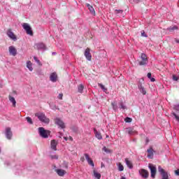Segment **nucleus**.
<instances>
[{
    "label": "nucleus",
    "mask_w": 179,
    "mask_h": 179,
    "mask_svg": "<svg viewBox=\"0 0 179 179\" xmlns=\"http://www.w3.org/2000/svg\"><path fill=\"white\" fill-rule=\"evenodd\" d=\"M141 36L143 37H148V35L145 33V31H141Z\"/></svg>",
    "instance_id": "37998d69"
},
{
    "label": "nucleus",
    "mask_w": 179,
    "mask_h": 179,
    "mask_svg": "<svg viewBox=\"0 0 179 179\" xmlns=\"http://www.w3.org/2000/svg\"><path fill=\"white\" fill-rule=\"evenodd\" d=\"M176 176H179V169L175 171Z\"/></svg>",
    "instance_id": "de8ad7c7"
},
{
    "label": "nucleus",
    "mask_w": 179,
    "mask_h": 179,
    "mask_svg": "<svg viewBox=\"0 0 179 179\" xmlns=\"http://www.w3.org/2000/svg\"><path fill=\"white\" fill-rule=\"evenodd\" d=\"M86 6L88 8L90 12L91 13H92V15H93V13H95L94 8H93V6H91L90 4H89V3H87V4H86Z\"/></svg>",
    "instance_id": "a878e982"
},
{
    "label": "nucleus",
    "mask_w": 179,
    "mask_h": 179,
    "mask_svg": "<svg viewBox=\"0 0 179 179\" xmlns=\"http://www.w3.org/2000/svg\"><path fill=\"white\" fill-rule=\"evenodd\" d=\"M85 156V159L90 166H92V167H94V162H93V159L90 158V157L88 155V154H84Z\"/></svg>",
    "instance_id": "4468645a"
},
{
    "label": "nucleus",
    "mask_w": 179,
    "mask_h": 179,
    "mask_svg": "<svg viewBox=\"0 0 179 179\" xmlns=\"http://www.w3.org/2000/svg\"><path fill=\"white\" fill-rule=\"evenodd\" d=\"M31 65L32 64L31 61L27 62V68H28V69L31 71H33V66Z\"/></svg>",
    "instance_id": "c85d7f7f"
},
{
    "label": "nucleus",
    "mask_w": 179,
    "mask_h": 179,
    "mask_svg": "<svg viewBox=\"0 0 179 179\" xmlns=\"http://www.w3.org/2000/svg\"><path fill=\"white\" fill-rule=\"evenodd\" d=\"M34 48H35V50H43V51H45V50H47V46H45V44H44L43 43H35Z\"/></svg>",
    "instance_id": "0eeeda50"
},
{
    "label": "nucleus",
    "mask_w": 179,
    "mask_h": 179,
    "mask_svg": "<svg viewBox=\"0 0 179 179\" xmlns=\"http://www.w3.org/2000/svg\"><path fill=\"white\" fill-rule=\"evenodd\" d=\"M83 89H85V86L83 84H80L78 86V93H83Z\"/></svg>",
    "instance_id": "cd10ccee"
},
{
    "label": "nucleus",
    "mask_w": 179,
    "mask_h": 179,
    "mask_svg": "<svg viewBox=\"0 0 179 179\" xmlns=\"http://www.w3.org/2000/svg\"><path fill=\"white\" fill-rule=\"evenodd\" d=\"M138 90H140L141 93H142V94H146V90L144 87H141V88H138Z\"/></svg>",
    "instance_id": "72a5a7b5"
},
{
    "label": "nucleus",
    "mask_w": 179,
    "mask_h": 179,
    "mask_svg": "<svg viewBox=\"0 0 179 179\" xmlns=\"http://www.w3.org/2000/svg\"><path fill=\"white\" fill-rule=\"evenodd\" d=\"M134 2H135V3H139V2H141V0H134Z\"/></svg>",
    "instance_id": "8fccbe9b"
},
{
    "label": "nucleus",
    "mask_w": 179,
    "mask_h": 179,
    "mask_svg": "<svg viewBox=\"0 0 179 179\" xmlns=\"http://www.w3.org/2000/svg\"><path fill=\"white\" fill-rule=\"evenodd\" d=\"M145 142H146V145H148V143H149V138H145Z\"/></svg>",
    "instance_id": "3c124183"
},
{
    "label": "nucleus",
    "mask_w": 179,
    "mask_h": 179,
    "mask_svg": "<svg viewBox=\"0 0 179 179\" xmlns=\"http://www.w3.org/2000/svg\"><path fill=\"white\" fill-rule=\"evenodd\" d=\"M52 159H58V156L54 155V156H52Z\"/></svg>",
    "instance_id": "864d4df0"
},
{
    "label": "nucleus",
    "mask_w": 179,
    "mask_h": 179,
    "mask_svg": "<svg viewBox=\"0 0 179 179\" xmlns=\"http://www.w3.org/2000/svg\"><path fill=\"white\" fill-rule=\"evenodd\" d=\"M34 59L35 61V62H36L38 64V65H40L41 66V62H40V60L37 58V57H34Z\"/></svg>",
    "instance_id": "f704fd0d"
},
{
    "label": "nucleus",
    "mask_w": 179,
    "mask_h": 179,
    "mask_svg": "<svg viewBox=\"0 0 179 179\" xmlns=\"http://www.w3.org/2000/svg\"><path fill=\"white\" fill-rule=\"evenodd\" d=\"M139 174L143 177V178H149V171L148 170L142 169L139 170Z\"/></svg>",
    "instance_id": "6e6552de"
},
{
    "label": "nucleus",
    "mask_w": 179,
    "mask_h": 179,
    "mask_svg": "<svg viewBox=\"0 0 179 179\" xmlns=\"http://www.w3.org/2000/svg\"><path fill=\"white\" fill-rule=\"evenodd\" d=\"M38 134L41 138L44 139H47L48 136H50L51 131L50 130H47L44 129V127H39L38 128Z\"/></svg>",
    "instance_id": "f03ea898"
},
{
    "label": "nucleus",
    "mask_w": 179,
    "mask_h": 179,
    "mask_svg": "<svg viewBox=\"0 0 179 179\" xmlns=\"http://www.w3.org/2000/svg\"><path fill=\"white\" fill-rule=\"evenodd\" d=\"M104 165L103 164H101V167H103Z\"/></svg>",
    "instance_id": "bf43d9fd"
},
{
    "label": "nucleus",
    "mask_w": 179,
    "mask_h": 179,
    "mask_svg": "<svg viewBox=\"0 0 179 179\" xmlns=\"http://www.w3.org/2000/svg\"><path fill=\"white\" fill-rule=\"evenodd\" d=\"M80 161L83 163V162H85V157H81Z\"/></svg>",
    "instance_id": "09e8293b"
},
{
    "label": "nucleus",
    "mask_w": 179,
    "mask_h": 179,
    "mask_svg": "<svg viewBox=\"0 0 179 179\" xmlns=\"http://www.w3.org/2000/svg\"><path fill=\"white\" fill-rule=\"evenodd\" d=\"M173 110L179 112V104L173 106Z\"/></svg>",
    "instance_id": "a19ab883"
},
{
    "label": "nucleus",
    "mask_w": 179,
    "mask_h": 179,
    "mask_svg": "<svg viewBox=\"0 0 179 179\" xmlns=\"http://www.w3.org/2000/svg\"><path fill=\"white\" fill-rule=\"evenodd\" d=\"M147 76H148V79H150L152 82L156 81V79H155V78H152V73H148L147 74Z\"/></svg>",
    "instance_id": "2f4dec72"
},
{
    "label": "nucleus",
    "mask_w": 179,
    "mask_h": 179,
    "mask_svg": "<svg viewBox=\"0 0 179 179\" xmlns=\"http://www.w3.org/2000/svg\"><path fill=\"white\" fill-rule=\"evenodd\" d=\"M125 132L126 134H128L130 136L135 135V134H136V131H135L134 129L131 127L126 128Z\"/></svg>",
    "instance_id": "dca6fc26"
},
{
    "label": "nucleus",
    "mask_w": 179,
    "mask_h": 179,
    "mask_svg": "<svg viewBox=\"0 0 179 179\" xmlns=\"http://www.w3.org/2000/svg\"><path fill=\"white\" fill-rule=\"evenodd\" d=\"M65 141H68V138L67 137H64Z\"/></svg>",
    "instance_id": "13d9d810"
},
{
    "label": "nucleus",
    "mask_w": 179,
    "mask_h": 179,
    "mask_svg": "<svg viewBox=\"0 0 179 179\" xmlns=\"http://www.w3.org/2000/svg\"><path fill=\"white\" fill-rule=\"evenodd\" d=\"M147 152H148V157L149 159H153V152H155V150H153V148H151L148 149V150H147Z\"/></svg>",
    "instance_id": "412c9836"
},
{
    "label": "nucleus",
    "mask_w": 179,
    "mask_h": 179,
    "mask_svg": "<svg viewBox=\"0 0 179 179\" xmlns=\"http://www.w3.org/2000/svg\"><path fill=\"white\" fill-rule=\"evenodd\" d=\"M115 14L117 15V16H119V17H124V10H115Z\"/></svg>",
    "instance_id": "a211bd4d"
},
{
    "label": "nucleus",
    "mask_w": 179,
    "mask_h": 179,
    "mask_svg": "<svg viewBox=\"0 0 179 179\" xmlns=\"http://www.w3.org/2000/svg\"><path fill=\"white\" fill-rule=\"evenodd\" d=\"M102 150H104V152H106V153H111V150L106 148V147H103L102 148Z\"/></svg>",
    "instance_id": "c9c22d12"
},
{
    "label": "nucleus",
    "mask_w": 179,
    "mask_h": 179,
    "mask_svg": "<svg viewBox=\"0 0 179 179\" xmlns=\"http://www.w3.org/2000/svg\"><path fill=\"white\" fill-rule=\"evenodd\" d=\"M175 41H176V43H177L178 44H179V39L176 38V39H175Z\"/></svg>",
    "instance_id": "5fc2aeb1"
},
{
    "label": "nucleus",
    "mask_w": 179,
    "mask_h": 179,
    "mask_svg": "<svg viewBox=\"0 0 179 179\" xmlns=\"http://www.w3.org/2000/svg\"><path fill=\"white\" fill-rule=\"evenodd\" d=\"M111 106L113 110L118 111V105L117 103V101L111 102Z\"/></svg>",
    "instance_id": "4be33fe9"
},
{
    "label": "nucleus",
    "mask_w": 179,
    "mask_h": 179,
    "mask_svg": "<svg viewBox=\"0 0 179 179\" xmlns=\"http://www.w3.org/2000/svg\"><path fill=\"white\" fill-rule=\"evenodd\" d=\"M99 87H101V89L103 90V89H104L106 87H104V85L103 84H99Z\"/></svg>",
    "instance_id": "49530a36"
},
{
    "label": "nucleus",
    "mask_w": 179,
    "mask_h": 179,
    "mask_svg": "<svg viewBox=\"0 0 179 179\" xmlns=\"http://www.w3.org/2000/svg\"><path fill=\"white\" fill-rule=\"evenodd\" d=\"M158 171L162 176V179H169V173L162 168V166H158Z\"/></svg>",
    "instance_id": "39448f33"
},
{
    "label": "nucleus",
    "mask_w": 179,
    "mask_h": 179,
    "mask_svg": "<svg viewBox=\"0 0 179 179\" xmlns=\"http://www.w3.org/2000/svg\"><path fill=\"white\" fill-rule=\"evenodd\" d=\"M4 164H6V166H10V162H9L8 161H6Z\"/></svg>",
    "instance_id": "a18cd8bd"
},
{
    "label": "nucleus",
    "mask_w": 179,
    "mask_h": 179,
    "mask_svg": "<svg viewBox=\"0 0 179 179\" xmlns=\"http://www.w3.org/2000/svg\"><path fill=\"white\" fill-rule=\"evenodd\" d=\"M8 99L10 103H13V107H16V99H15V97L9 95Z\"/></svg>",
    "instance_id": "b1692460"
},
{
    "label": "nucleus",
    "mask_w": 179,
    "mask_h": 179,
    "mask_svg": "<svg viewBox=\"0 0 179 179\" xmlns=\"http://www.w3.org/2000/svg\"><path fill=\"white\" fill-rule=\"evenodd\" d=\"M27 122L30 125H33V120L30 117H26Z\"/></svg>",
    "instance_id": "473e14b6"
},
{
    "label": "nucleus",
    "mask_w": 179,
    "mask_h": 179,
    "mask_svg": "<svg viewBox=\"0 0 179 179\" xmlns=\"http://www.w3.org/2000/svg\"><path fill=\"white\" fill-rule=\"evenodd\" d=\"M62 97H64V94H59L58 95V99H59V100H62Z\"/></svg>",
    "instance_id": "c03bdc74"
},
{
    "label": "nucleus",
    "mask_w": 179,
    "mask_h": 179,
    "mask_svg": "<svg viewBox=\"0 0 179 179\" xmlns=\"http://www.w3.org/2000/svg\"><path fill=\"white\" fill-rule=\"evenodd\" d=\"M94 132L95 136H96V138H97V139H99V141L103 139V136H101V133L97 131V129H94Z\"/></svg>",
    "instance_id": "6ab92c4d"
},
{
    "label": "nucleus",
    "mask_w": 179,
    "mask_h": 179,
    "mask_svg": "<svg viewBox=\"0 0 179 179\" xmlns=\"http://www.w3.org/2000/svg\"><path fill=\"white\" fill-rule=\"evenodd\" d=\"M124 121H125V122H132V118L129 117H127L124 119Z\"/></svg>",
    "instance_id": "4c0bfd02"
},
{
    "label": "nucleus",
    "mask_w": 179,
    "mask_h": 179,
    "mask_svg": "<svg viewBox=\"0 0 179 179\" xmlns=\"http://www.w3.org/2000/svg\"><path fill=\"white\" fill-rule=\"evenodd\" d=\"M93 173L95 178H97V179L101 178V174L99 173L97 171H96V170H94Z\"/></svg>",
    "instance_id": "c756f323"
},
{
    "label": "nucleus",
    "mask_w": 179,
    "mask_h": 179,
    "mask_svg": "<svg viewBox=\"0 0 179 179\" xmlns=\"http://www.w3.org/2000/svg\"><path fill=\"white\" fill-rule=\"evenodd\" d=\"M22 27L24 30H25L27 34H29V36H33V29H31V27H30V24L28 23H23Z\"/></svg>",
    "instance_id": "20e7f679"
},
{
    "label": "nucleus",
    "mask_w": 179,
    "mask_h": 179,
    "mask_svg": "<svg viewBox=\"0 0 179 179\" xmlns=\"http://www.w3.org/2000/svg\"><path fill=\"white\" fill-rule=\"evenodd\" d=\"M50 80L53 83H55L57 80H58V75L56 72H53L50 76Z\"/></svg>",
    "instance_id": "f8f14e48"
},
{
    "label": "nucleus",
    "mask_w": 179,
    "mask_h": 179,
    "mask_svg": "<svg viewBox=\"0 0 179 179\" xmlns=\"http://www.w3.org/2000/svg\"><path fill=\"white\" fill-rule=\"evenodd\" d=\"M120 179H127V178L124 176H122Z\"/></svg>",
    "instance_id": "4d7b16f0"
},
{
    "label": "nucleus",
    "mask_w": 179,
    "mask_h": 179,
    "mask_svg": "<svg viewBox=\"0 0 179 179\" xmlns=\"http://www.w3.org/2000/svg\"><path fill=\"white\" fill-rule=\"evenodd\" d=\"M71 129H72V131H73V132H78V127H76V126H73V127H71Z\"/></svg>",
    "instance_id": "ea45409f"
},
{
    "label": "nucleus",
    "mask_w": 179,
    "mask_h": 179,
    "mask_svg": "<svg viewBox=\"0 0 179 179\" xmlns=\"http://www.w3.org/2000/svg\"><path fill=\"white\" fill-rule=\"evenodd\" d=\"M0 153H1V148H0Z\"/></svg>",
    "instance_id": "052dcab7"
},
{
    "label": "nucleus",
    "mask_w": 179,
    "mask_h": 179,
    "mask_svg": "<svg viewBox=\"0 0 179 179\" xmlns=\"http://www.w3.org/2000/svg\"><path fill=\"white\" fill-rule=\"evenodd\" d=\"M56 172L59 177H64V176H65L66 173V171H65L64 169H56Z\"/></svg>",
    "instance_id": "f3484780"
},
{
    "label": "nucleus",
    "mask_w": 179,
    "mask_h": 179,
    "mask_svg": "<svg viewBox=\"0 0 179 179\" xmlns=\"http://www.w3.org/2000/svg\"><path fill=\"white\" fill-rule=\"evenodd\" d=\"M35 117H37L41 122H43L44 124H50V119L48 118L47 116H45V114L43 113H36L35 114Z\"/></svg>",
    "instance_id": "f257e3e1"
},
{
    "label": "nucleus",
    "mask_w": 179,
    "mask_h": 179,
    "mask_svg": "<svg viewBox=\"0 0 179 179\" xmlns=\"http://www.w3.org/2000/svg\"><path fill=\"white\" fill-rule=\"evenodd\" d=\"M119 108L120 110H127V106H125V103H124V101H121L118 103Z\"/></svg>",
    "instance_id": "5701e85b"
},
{
    "label": "nucleus",
    "mask_w": 179,
    "mask_h": 179,
    "mask_svg": "<svg viewBox=\"0 0 179 179\" xmlns=\"http://www.w3.org/2000/svg\"><path fill=\"white\" fill-rule=\"evenodd\" d=\"M52 54V55H57V52H53Z\"/></svg>",
    "instance_id": "6e6d98bb"
},
{
    "label": "nucleus",
    "mask_w": 179,
    "mask_h": 179,
    "mask_svg": "<svg viewBox=\"0 0 179 179\" xmlns=\"http://www.w3.org/2000/svg\"><path fill=\"white\" fill-rule=\"evenodd\" d=\"M169 31L173 32L174 30H178V27L177 26H173V27H170L167 29Z\"/></svg>",
    "instance_id": "7c9ffc66"
},
{
    "label": "nucleus",
    "mask_w": 179,
    "mask_h": 179,
    "mask_svg": "<svg viewBox=\"0 0 179 179\" xmlns=\"http://www.w3.org/2000/svg\"><path fill=\"white\" fill-rule=\"evenodd\" d=\"M148 62H149V61L148 60V56H146V54L145 53H142L141 54V61L139 62V65L141 66H143V65H148Z\"/></svg>",
    "instance_id": "423d86ee"
},
{
    "label": "nucleus",
    "mask_w": 179,
    "mask_h": 179,
    "mask_svg": "<svg viewBox=\"0 0 179 179\" xmlns=\"http://www.w3.org/2000/svg\"><path fill=\"white\" fill-rule=\"evenodd\" d=\"M172 115H174L176 121H178V122H179V116L177 115V114H176V113H174V112L172 113Z\"/></svg>",
    "instance_id": "58836bf2"
},
{
    "label": "nucleus",
    "mask_w": 179,
    "mask_h": 179,
    "mask_svg": "<svg viewBox=\"0 0 179 179\" xmlns=\"http://www.w3.org/2000/svg\"><path fill=\"white\" fill-rule=\"evenodd\" d=\"M8 51L10 52V55H13V57H16L17 54V50L15 48V46H10L8 48Z\"/></svg>",
    "instance_id": "9b49d317"
},
{
    "label": "nucleus",
    "mask_w": 179,
    "mask_h": 179,
    "mask_svg": "<svg viewBox=\"0 0 179 179\" xmlns=\"http://www.w3.org/2000/svg\"><path fill=\"white\" fill-rule=\"evenodd\" d=\"M55 124L57 125H59V127H61L62 129H64V128H65V123L59 118L55 119Z\"/></svg>",
    "instance_id": "2eb2a0df"
},
{
    "label": "nucleus",
    "mask_w": 179,
    "mask_h": 179,
    "mask_svg": "<svg viewBox=\"0 0 179 179\" xmlns=\"http://www.w3.org/2000/svg\"><path fill=\"white\" fill-rule=\"evenodd\" d=\"M5 135L7 139H9V140L12 139V136H13V134L12 133V130L10 127L6 128Z\"/></svg>",
    "instance_id": "1a4fd4ad"
},
{
    "label": "nucleus",
    "mask_w": 179,
    "mask_h": 179,
    "mask_svg": "<svg viewBox=\"0 0 179 179\" xmlns=\"http://www.w3.org/2000/svg\"><path fill=\"white\" fill-rule=\"evenodd\" d=\"M143 82H145V80L143 78L138 80V84H137L138 89H141V88L143 87V85H142Z\"/></svg>",
    "instance_id": "bb28decb"
},
{
    "label": "nucleus",
    "mask_w": 179,
    "mask_h": 179,
    "mask_svg": "<svg viewBox=\"0 0 179 179\" xmlns=\"http://www.w3.org/2000/svg\"><path fill=\"white\" fill-rule=\"evenodd\" d=\"M148 169H150V170L151 178H155L156 173H157V169H156V165H154L153 164H149Z\"/></svg>",
    "instance_id": "7ed1b4c3"
},
{
    "label": "nucleus",
    "mask_w": 179,
    "mask_h": 179,
    "mask_svg": "<svg viewBox=\"0 0 179 179\" xmlns=\"http://www.w3.org/2000/svg\"><path fill=\"white\" fill-rule=\"evenodd\" d=\"M7 36L10 37L11 40H13V41H16V40H17V38L16 37L15 34H13L11 29H8L7 31Z\"/></svg>",
    "instance_id": "ddd939ff"
},
{
    "label": "nucleus",
    "mask_w": 179,
    "mask_h": 179,
    "mask_svg": "<svg viewBox=\"0 0 179 179\" xmlns=\"http://www.w3.org/2000/svg\"><path fill=\"white\" fill-rule=\"evenodd\" d=\"M173 80H174L175 82H177V80H178V77L176 76V75L173 76Z\"/></svg>",
    "instance_id": "79ce46f5"
},
{
    "label": "nucleus",
    "mask_w": 179,
    "mask_h": 179,
    "mask_svg": "<svg viewBox=\"0 0 179 179\" xmlns=\"http://www.w3.org/2000/svg\"><path fill=\"white\" fill-rule=\"evenodd\" d=\"M84 55L87 61H92V54H90V48H87L85 50Z\"/></svg>",
    "instance_id": "9d476101"
},
{
    "label": "nucleus",
    "mask_w": 179,
    "mask_h": 179,
    "mask_svg": "<svg viewBox=\"0 0 179 179\" xmlns=\"http://www.w3.org/2000/svg\"><path fill=\"white\" fill-rule=\"evenodd\" d=\"M126 164L129 169H134V165H132V162L128 159V158L125 159Z\"/></svg>",
    "instance_id": "393cba45"
},
{
    "label": "nucleus",
    "mask_w": 179,
    "mask_h": 179,
    "mask_svg": "<svg viewBox=\"0 0 179 179\" xmlns=\"http://www.w3.org/2000/svg\"><path fill=\"white\" fill-rule=\"evenodd\" d=\"M57 145H58V143H57V141L55 140L51 141L50 146H51V149H52V150H57Z\"/></svg>",
    "instance_id": "aec40b11"
},
{
    "label": "nucleus",
    "mask_w": 179,
    "mask_h": 179,
    "mask_svg": "<svg viewBox=\"0 0 179 179\" xmlns=\"http://www.w3.org/2000/svg\"><path fill=\"white\" fill-rule=\"evenodd\" d=\"M105 93H107V88L105 87L103 90H102Z\"/></svg>",
    "instance_id": "603ef678"
},
{
    "label": "nucleus",
    "mask_w": 179,
    "mask_h": 179,
    "mask_svg": "<svg viewBox=\"0 0 179 179\" xmlns=\"http://www.w3.org/2000/svg\"><path fill=\"white\" fill-rule=\"evenodd\" d=\"M118 170H119V171H124V166L121 164H119Z\"/></svg>",
    "instance_id": "e433bc0d"
}]
</instances>
